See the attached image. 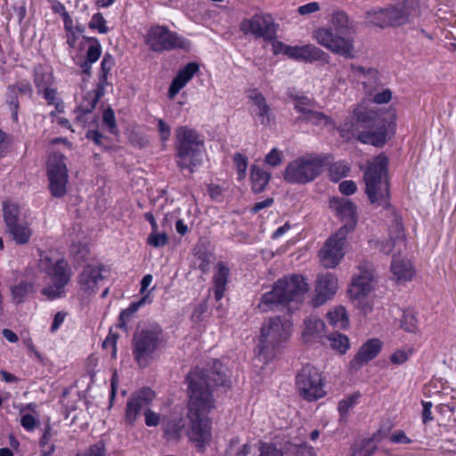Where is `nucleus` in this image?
<instances>
[{
    "label": "nucleus",
    "mask_w": 456,
    "mask_h": 456,
    "mask_svg": "<svg viewBox=\"0 0 456 456\" xmlns=\"http://www.w3.org/2000/svg\"><path fill=\"white\" fill-rule=\"evenodd\" d=\"M12 86L15 87V92H17V94H28V96L32 95V87L27 82L20 81Z\"/></svg>",
    "instance_id": "obj_64"
},
{
    "label": "nucleus",
    "mask_w": 456,
    "mask_h": 456,
    "mask_svg": "<svg viewBox=\"0 0 456 456\" xmlns=\"http://www.w3.org/2000/svg\"><path fill=\"white\" fill-rule=\"evenodd\" d=\"M166 346L163 330L157 323H150L144 328V366L149 360H154Z\"/></svg>",
    "instance_id": "obj_16"
},
{
    "label": "nucleus",
    "mask_w": 456,
    "mask_h": 456,
    "mask_svg": "<svg viewBox=\"0 0 456 456\" xmlns=\"http://www.w3.org/2000/svg\"><path fill=\"white\" fill-rule=\"evenodd\" d=\"M115 64L114 58L110 53H105L101 63V75L99 77V84L97 86H102L104 89V86L107 83V77L109 72L111 70Z\"/></svg>",
    "instance_id": "obj_41"
},
{
    "label": "nucleus",
    "mask_w": 456,
    "mask_h": 456,
    "mask_svg": "<svg viewBox=\"0 0 456 456\" xmlns=\"http://www.w3.org/2000/svg\"><path fill=\"white\" fill-rule=\"evenodd\" d=\"M146 44L152 51L161 52L172 49H183L189 51L191 42L170 31L167 27L155 26L151 28L147 33Z\"/></svg>",
    "instance_id": "obj_11"
},
{
    "label": "nucleus",
    "mask_w": 456,
    "mask_h": 456,
    "mask_svg": "<svg viewBox=\"0 0 456 456\" xmlns=\"http://www.w3.org/2000/svg\"><path fill=\"white\" fill-rule=\"evenodd\" d=\"M216 267L217 271L213 276V290L216 300L219 301L226 290L230 270L223 262H219Z\"/></svg>",
    "instance_id": "obj_24"
},
{
    "label": "nucleus",
    "mask_w": 456,
    "mask_h": 456,
    "mask_svg": "<svg viewBox=\"0 0 456 456\" xmlns=\"http://www.w3.org/2000/svg\"><path fill=\"white\" fill-rule=\"evenodd\" d=\"M88 40L92 42V45H89L86 52V61L94 63L102 54V46L95 37H90Z\"/></svg>",
    "instance_id": "obj_46"
},
{
    "label": "nucleus",
    "mask_w": 456,
    "mask_h": 456,
    "mask_svg": "<svg viewBox=\"0 0 456 456\" xmlns=\"http://www.w3.org/2000/svg\"><path fill=\"white\" fill-rule=\"evenodd\" d=\"M314 37L321 45L333 53L347 59L354 57V39L350 36L348 16L345 12H334L330 25L316 29Z\"/></svg>",
    "instance_id": "obj_2"
},
{
    "label": "nucleus",
    "mask_w": 456,
    "mask_h": 456,
    "mask_svg": "<svg viewBox=\"0 0 456 456\" xmlns=\"http://www.w3.org/2000/svg\"><path fill=\"white\" fill-rule=\"evenodd\" d=\"M240 29L244 35H252L255 38L271 41L276 38V24L268 13L257 12L240 22Z\"/></svg>",
    "instance_id": "obj_13"
},
{
    "label": "nucleus",
    "mask_w": 456,
    "mask_h": 456,
    "mask_svg": "<svg viewBox=\"0 0 456 456\" xmlns=\"http://www.w3.org/2000/svg\"><path fill=\"white\" fill-rule=\"evenodd\" d=\"M281 151H278L276 148H273L265 156V163L272 167H277L281 163Z\"/></svg>",
    "instance_id": "obj_58"
},
{
    "label": "nucleus",
    "mask_w": 456,
    "mask_h": 456,
    "mask_svg": "<svg viewBox=\"0 0 456 456\" xmlns=\"http://www.w3.org/2000/svg\"><path fill=\"white\" fill-rule=\"evenodd\" d=\"M199 64L196 62H189L182 69H180L177 75L173 78L171 85L168 89L169 98H174L179 91L185 86V85L193 77V76L199 71Z\"/></svg>",
    "instance_id": "obj_23"
},
{
    "label": "nucleus",
    "mask_w": 456,
    "mask_h": 456,
    "mask_svg": "<svg viewBox=\"0 0 456 456\" xmlns=\"http://www.w3.org/2000/svg\"><path fill=\"white\" fill-rule=\"evenodd\" d=\"M193 254L197 261L198 268L206 273L209 270L210 264L214 261V255L208 248V243L200 240L193 248Z\"/></svg>",
    "instance_id": "obj_25"
},
{
    "label": "nucleus",
    "mask_w": 456,
    "mask_h": 456,
    "mask_svg": "<svg viewBox=\"0 0 456 456\" xmlns=\"http://www.w3.org/2000/svg\"><path fill=\"white\" fill-rule=\"evenodd\" d=\"M133 354L136 362L140 364L142 358V330H138L134 332L133 338Z\"/></svg>",
    "instance_id": "obj_51"
},
{
    "label": "nucleus",
    "mask_w": 456,
    "mask_h": 456,
    "mask_svg": "<svg viewBox=\"0 0 456 456\" xmlns=\"http://www.w3.org/2000/svg\"><path fill=\"white\" fill-rule=\"evenodd\" d=\"M328 157L324 155L302 156L289 162L285 168L284 180L293 184H306L323 171Z\"/></svg>",
    "instance_id": "obj_9"
},
{
    "label": "nucleus",
    "mask_w": 456,
    "mask_h": 456,
    "mask_svg": "<svg viewBox=\"0 0 456 456\" xmlns=\"http://www.w3.org/2000/svg\"><path fill=\"white\" fill-rule=\"evenodd\" d=\"M381 348L382 342L379 338L368 339L350 361V369L355 371L360 370L364 364L376 358Z\"/></svg>",
    "instance_id": "obj_19"
},
{
    "label": "nucleus",
    "mask_w": 456,
    "mask_h": 456,
    "mask_svg": "<svg viewBox=\"0 0 456 456\" xmlns=\"http://www.w3.org/2000/svg\"><path fill=\"white\" fill-rule=\"evenodd\" d=\"M50 75L43 72L42 68H36L34 71V83L37 88H45L50 83Z\"/></svg>",
    "instance_id": "obj_54"
},
{
    "label": "nucleus",
    "mask_w": 456,
    "mask_h": 456,
    "mask_svg": "<svg viewBox=\"0 0 456 456\" xmlns=\"http://www.w3.org/2000/svg\"><path fill=\"white\" fill-rule=\"evenodd\" d=\"M420 15L418 0H403L395 5L367 12L370 23L379 28L401 26Z\"/></svg>",
    "instance_id": "obj_8"
},
{
    "label": "nucleus",
    "mask_w": 456,
    "mask_h": 456,
    "mask_svg": "<svg viewBox=\"0 0 456 456\" xmlns=\"http://www.w3.org/2000/svg\"><path fill=\"white\" fill-rule=\"evenodd\" d=\"M176 164L181 169L190 173L200 165L205 152L203 136L188 126H180L176 130Z\"/></svg>",
    "instance_id": "obj_5"
},
{
    "label": "nucleus",
    "mask_w": 456,
    "mask_h": 456,
    "mask_svg": "<svg viewBox=\"0 0 456 456\" xmlns=\"http://www.w3.org/2000/svg\"><path fill=\"white\" fill-rule=\"evenodd\" d=\"M372 442V438H366L355 443L353 445V456H356L358 453H362V456H372L377 449L376 445H371Z\"/></svg>",
    "instance_id": "obj_40"
},
{
    "label": "nucleus",
    "mask_w": 456,
    "mask_h": 456,
    "mask_svg": "<svg viewBox=\"0 0 456 456\" xmlns=\"http://www.w3.org/2000/svg\"><path fill=\"white\" fill-rule=\"evenodd\" d=\"M327 338L330 342L331 348L338 351L340 354H345L349 348V338L346 335L334 332L330 333Z\"/></svg>",
    "instance_id": "obj_38"
},
{
    "label": "nucleus",
    "mask_w": 456,
    "mask_h": 456,
    "mask_svg": "<svg viewBox=\"0 0 456 456\" xmlns=\"http://www.w3.org/2000/svg\"><path fill=\"white\" fill-rule=\"evenodd\" d=\"M102 121L108 126L110 133L116 134L117 125L114 111L111 108H107L102 114Z\"/></svg>",
    "instance_id": "obj_55"
},
{
    "label": "nucleus",
    "mask_w": 456,
    "mask_h": 456,
    "mask_svg": "<svg viewBox=\"0 0 456 456\" xmlns=\"http://www.w3.org/2000/svg\"><path fill=\"white\" fill-rule=\"evenodd\" d=\"M184 421L182 419L169 421L165 428V435L168 439H179L183 429Z\"/></svg>",
    "instance_id": "obj_42"
},
{
    "label": "nucleus",
    "mask_w": 456,
    "mask_h": 456,
    "mask_svg": "<svg viewBox=\"0 0 456 456\" xmlns=\"http://www.w3.org/2000/svg\"><path fill=\"white\" fill-rule=\"evenodd\" d=\"M65 160L66 157L63 154L55 152L49 157L47 161L49 190L55 198H61L67 192L69 175Z\"/></svg>",
    "instance_id": "obj_12"
},
{
    "label": "nucleus",
    "mask_w": 456,
    "mask_h": 456,
    "mask_svg": "<svg viewBox=\"0 0 456 456\" xmlns=\"http://www.w3.org/2000/svg\"><path fill=\"white\" fill-rule=\"evenodd\" d=\"M7 230L14 241L20 245L28 243L32 234L30 228L26 224L17 223L7 227Z\"/></svg>",
    "instance_id": "obj_31"
},
{
    "label": "nucleus",
    "mask_w": 456,
    "mask_h": 456,
    "mask_svg": "<svg viewBox=\"0 0 456 456\" xmlns=\"http://www.w3.org/2000/svg\"><path fill=\"white\" fill-rule=\"evenodd\" d=\"M168 236L165 232H159V229L151 230L148 235L147 243L154 248H162L168 243Z\"/></svg>",
    "instance_id": "obj_43"
},
{
    "label": "nucleus",
    "mask_w": 456,
    "mask_h": 456,
    "mask_svg": "<svg viewBox=\"0 0 456 456\" xmlns=\"http://www.w3.org/2000/svg\"><path fill=\"white\" fill-rule=\"evenodd\" d=\"M327 320L330 325L338 328H346L348 325L346 311L343 306H338L327 314Z\"/></svg>",
    "instance_id": "obj_34"
},
{
    "label": "nucleus",
    "mask_w": 456,
    "mask_h": 456,
    "mask_svg": "<svg viewBox=\"0 0 456 456\" xmlns=\"http://www.w3.org/2000/svg\"><path fill=\"white\" fill-rule=\"evenodd\" d=\"M346 236L335 233L324 243L319 252L321 264L325 268L336 267L344 256V245Z\"/></svg>",
    "instance_id": "obj_17"
},
{
    "label": "nucleus",
    "mask_w": 456,
    "mask_h": 456,
    "mask_svg": "<svg viewBox=\"0 0 456 456\" xmlns=\"http://www.w3.org/2000/svg\"><path fill=\"white\" fill-rule=\"evenodd\" d=\"M388 159L380 154L370 163L363 174L365 193L372 204L390 207V184L387 177Z\"/></svg>",
    "instance_id": "obj_4"
},
{
    "label": "nucleus",
    "mask_w": 456,
    "mask_h": 456,
    "mask_svg": "<svg viewBox=\"0 0 456 456\" xmlns=\"http://www.w3.org/2000/svg\"><path fill=\"white\" fill-rule=\"evenodd\" d=\"M373 274L369 265H361L358 273L352 279L348 293L351 297L359 299L366 297L373 289Z\"/></svg>",
    "instance_id": "obj_18"
},
{
    "label": "nucleus",
    "mask_w": 456,
    "mask_h": 456,
    "mask_svg": "<svg viewBox=\"0 0 456 456\" xmlns=\"http://www.w3.org/2000/svg\"><path fill=\"white\" fill-rule=\"evenodd\" d=\"M320 10V5L317 2H311L298 7L297 12L301 15H307Z\"/></svg>",
    "instance_id": "obj_61"
},
{
    "label": "nucleus",
    "mask_w": 456,
    "mask_h": 456,
    "mask_svg": "<svg viewBox=\"0 0 456 456\" xmlns=\"http://www.w3.org/2000/svg\"><path fill=\"white\" fill-rule=\"evenodd\" d=\"M338 279L334 274L327 273L318 275L315 288L316 295L313 299L314 306H320L327 302L337 291Z\"/></svg>",
    "instance_id": "obj_20"
},
{
    "label": "nucleus",
    "mask_w": 456,
    "mask_h": 456,
    "mask_svg": "<svg viewBox=\"0 0 456 456\" xmlns=\"http://www.w3.org/2000/svg\"><path fill=\"white\" fill-rule=\"evenodd\" d=\"M290 98L295 102L294 109L302 115L301 117H305L316 105L314 100L307 96L290 94Z\"/></svg>",
    "instance_id": "obj_35"
},
{
    "label": "nucleus",
    "mask_w": 456,
    "mask_h": 456,
    "mask_svg": "<svg viewBox=\"0 0 456 456\" xmlns=\"http://www.w3.org/2000/svg\"><path fill=\"white\" fill-rule=\"evenodd\" d=\"M233 162L238 174V179H244L248 168V158L240 153H235L233 156Z\"/></svg>",
    "instance_id": "obj_48"
},
{
    "label": "nucleus",
    "mask_w": 456,
    "mask_h": 456,
    "mask_svg": "<svg viewBox=\"0 0 456 456\" xmlns=\"http://www.w3.org/2000/svg\"><path fill=\"white\" fill-rule=\"evenodd\" d=\"M308 290V284L301 275L278 280L271 291L262 295L257 307L261 312L275 310L291 301L301 302Z\"/></svg>",
    "instance_id": "obj_3"
},
{
    "label": "nucleus",
    "mask_w": 456,
    "mask_h": 456,
    "mask_svg": "<svg viewBox=\"0 0 456 456\" xmlns=\"http://www.w3.org/2000/svg\"><path fill=\"white\" fill-rule=\"evenodd\" d=\"M330 208L336 211L337 215L344 222L336 233L346 236L352 232L357 223L356 206L350 200L346 198H333L330 200Z\"/></svg>",
    "instance_id": "obj_15"
},
{
    "label": "nucleus",
    "mask_w": 456,
    "mask_h": 456,
    "mask_svg": "<svg viewBox=\"0 0 456 456\" xmlns=\"http://www.w3.org/2000/svg\"><path fill=\"white\" fill-rule=\"evenodd\" d=\"M299 119L312 123L313 125H320L322 123L330 124L331 119L323 112L311 110L305 117H300Z\"/></svg>",
    "instance_id": "obj_44"
},
{
    "label": "nucleus",
    "mask_w": 456,
    "mask_h": 456,
    "mask_svg": "<svg viewBox=\"0 0 456 456\" xmlns=\"http://www.w3.org/2000/svg\"><path fill=\"white\" fill-rule=\"evenodd\" d=\"M105 444L102 441L91 445L84 453H77L76 456H105Z\"/></svg>",
    "instance_id": "obj_56"
},
{
    "label": "nucleus",
    "mask_w": 456,
    "mask_h": 456,
    "mask_svg": "<svg viewBox=\"0 0 456 456\" xmlns=\"http://www.w3.org/2000/svg\"><path fill=\"white\" fill-rule=\"evenodd\" d=\"M88 27L91 29H97L101 34H106L109 31V28L106 26V20L101 12L93 15Z\"/></svg>",
    "instance_id": "obj_47"
},
{
    "label": "nucleus",
    "mask_w": 456,
    "mask_h": 456,
    "mask_svg": "<svg viewBox=\"0 0 456 456\" xmlns=\"http://www.w3.org/2000/svg\"><path fill=\"white\" fill-rule=\"evenodd\" d=\"M258 451L260 452L259 456H283L281 451L273 444L260 443Z\"/></svg>",
    "instance_id": "obj_57"
},
{
    "label": "nucleus",
    "mask_w": 456,
    "mask_h": 456,
    "mask_svg": "<svg viewBox=\"0 0 456 456\" xmlns=\"http://www.w3.org/2000/svg\"><path fill=\"white\" fill-rule=\"evenodd\" d=\"M103 91L104 89H102V86H97L95 90L91 91L85 95L80 105L77 107V110H76V112H77L76 119L82 126H86V124L89 123L90 119L92 121L94 120V118L90 115L100 98L103 95Z\"/></svg>",
    "instance_id": "obj_21"
},
{
    "label": "nucleus",
    "mask_w": 456,
    "mask_h": 456,
    "mask_svg": "<svg viewBox=\"0 0 456 456\" xmlns=\"http://www.w3.org/2000/svg\"><path fill=\"white\" fill-rule=\"evenodd\" d=\"M42 268L50 276L52 285L43 289V294L54 299L64 293V287L70 280V267L63 258L53 261L47 256L40 260Z\"/></svg>",
    "instance_id": "obj_10"
},
{
    "label": "nucleus",
    "mask_w": 456,
    "mask_h": 456,
    "mask_svg": "<svg viewBox=\"0 0 456 456\" xmlns=\"http://www.w3.org/2000/svg\"><path fill=\"white\" fill-rule=\"evenodd\" d=\"M189 403L187 418L190 427L187 436L198 451H205L212 438V421L209 412L215 408L212 387H225L227 375L223 364L215 360L211 370L195 368L187 375Z\"/></svg>",
    "instance_id": "obj_1"
},
{
    "label": "nucleus",
    "mask_w": 456,
    "mask_h": 456,
    "mask_svg": "<svg viewBox=\"0 0 456 456\" xmlns=\"http://www.w3.org/2000/svg\"><path fill=\"white\" fill-rule=\"evenodd\" d=\"M391 272L397 281H407L412 277V269L411 264L404 260L393 257L391 264Z\"/></svg>",
    "instance_id": "obj_27"
},
{
    "label": "nucleus",
    "mask_w": 456,
    "mask_h": 456,
    "mask_svg": "<svg viewBox=\"0 0 456 456\" xmlns=\"http://www.w3.org/2000/svg\"><path fill=\"white\" fill-rule=\"evenodd\" d=\"M304 336L319 335L325 330V323L316 316H310L305 321Z\"/></svg>",
    "instance_id": "obj_39"
},
{
    "label": "nucleus",
    "mask_w": 456,
    "mask_h": 456,
    "mask_svg": "<svg viewBox=\"0 0 456 456\" xmlns=\"http://www.w3.org/2000/svg\"><path fill=\"white\" fill-rule=\"evenodd\" d=\"M118 334L116 332H113L112 329H110L109 335L102 342V348L108 349L110 348L111 350V357L115 359L117 357V341L118 338Z\"/></svg>",
    "instance_id": "obj_50"
},
{
    "label": "nucleus",
    "mask_w": 456,
    "mask_h": 456,
    "mask_svg": "<svg viewBox=\"0 0 456 456\" xmlns=\"http://www.w3.org/2000/svg\"><path fill=\"white\" fill-rule=\"evenodd\" d=\"M400 327L406 332H419V318L417 313L413 309H406L403 311L400 320Z\"/></svg>",
    "instance_id": "obj_32"
},
{
    "label": "nucleus",
    "mask_w": 456,
    "mask_h": 456,
    "mask_svg": "<svg viewBox=\"0 0 456 456\" xmlns=\"http://www.w3.org/2000/svg\"><path fill=\"white\" fill-rule=\"evenodd\" d=\"M208 311V299L206 298L200 302L193 310L191 319L193 322H200L205 320L206 314Z\"/></svg>",
    "instance_id": "obj_49"
},
{
    "label": "nucleus",
    "mask_w": 456,
    "mask_h": 456,
    "mask_svg": "<svg viewBox=\"0 0 456 456\" xmlns=\"http://www.w3.org/2000/svg\"><path fill=\"white\" fill-rule=\"evenodd\" d=\"M392 98V92L389 89H385L378 93L373 97V102L378 104L387 103Z\"/></svg>",
    "instance_id": "obj_62"
},
{
    "label": "nucleus",
    "mask_w": 456,
    "mask_h": 456,
    "mask_svg": "<svg viewBox=\"0 0 456 456\" xmlns=\"http://www.w3.org/2000/svg\"><path fill=\"white\" fill-rule=\"evenodd\" d=\"M252 190L256 193L262 192L270 181L271 174L254 165L250 169Z\"/></svg>",
    "instance_id": "obj_26"
},
{
    "label": "nucleus",
    "mask_w": 456,
    "mask_h": 456,
    "mask_svg": "<svg viewBox=\"0 0 456 456\" xmlns=\"http://www.w3.org/2000/svg\"><path fill=\"white\" fill-rule=\"evenodd\" d=\"M290 335V322L282 321L281 317L270 318L261 328L259 342L256 348V354L259 360L267 362L276 354L278 346L288 340Z\"/></svg>",
    "instance_id": "obj_7"
},
{
    "label": "nucleus",
    "mask_w": 456,
    "mask_h": 456,
    "mask_svg": "<svg viewBox=\"0 0 456 456\" xmlns=\"http://www.w3.org/2000/svg\"><path fill=\"white\" fill-rule=\"evenodd\" d=\"M19 208L15 204H6L4 206V220L7 227L19 223Z\"/></svg>",
    "instance_id": "obj_45"
},
{
    "label": "nucleus",
    "mask_w": 456,
    "mask_h": 456,
    "mask_svg": "<svg viewBox=\"0 0 456 456\" xmlns=\"http://www.w3.org/2000/svg\"><path fill=\"white\" fill-rule=\"evenodd\" d=\"M297 387L300 395L307 401H315L324 396L321 374L319 370L312 366L305 365L297 376Z\"/></svg>",
    "instance_id": "obj_14"
},
{
    "label": "nucleus",
    "mask_w": 456,
    "mask_h": 456,
    "mask_svg": "<svg viewBox=\"0 0 456 456\" xmlns=\"http://www.w3.org/2000/svg\"><path fill=\"white\" fill-rule=\"evenodd\" d=\"M301 47L303 61L311 62L315 61H323L329 57L326 53L314 45H301Z\"/></svg>",
    "instance_id": "obj_37"
},
{
    "label": "nucleus",
    "mask_w": 456,
    "mask_h": 456,
    "mask_svg": "<svg viewBox=\"0 0 456 456\" xmlns=\"http://www.w3.org/2000/svg\"><path fill=\"white\" fill-rule=\"evenodd\" d=\"M349 169V167L345 163H334L330 168V176L333 180H339L340 178L347 175Z\"/></svg>",
    "instance_id": "obj_52"
},
{
    "label": "nucleus",
    "mask_w": 456,
    "mask_h": 456,
    "mask_svg": "<svg viewBox=\"0 0 456 456\" xmlns=\"http://www.w3.org/2000/svg\"><path fill=\"white\" fill-rule=\"evenodd\" d=\"M160 416L151 409H144V423L148 427H156L159 424Z\"/></svg>",
    "instance_id": "obj_59"
},
{
    "label": "nucleus",
    "mask_w": 456,
    "mask_h": 456,
    "mask_svg": "<svg viewBox=\"0 0 456 456\" xmlns=\"http://www.w3.org/2000/svg\"><path fill=\"white\" fill-rule=\"evenodd\" d=\"M352 70L354 72L362 73L364 77L367 79L363 82L364 87L374 86L381 84L380 78L379 77V72L375 69H365L362 66H351Z\"/></svg>",
    "instance_id": "obj_36"
},
{
    "label": "nucleus",
    "mask_w": 456,
    "mask_h": 456,
    "mask_svg": "<svg viewBox=\"0 0 456 456\" xmlns=\"http://www.w3.org/2000/svg\"><path fill=\"white\" fill-rule=\"evenodd\" d=\"M356 184L352 180H346L340 183L339 191L344 195H352L356 191Z\"/></svg>",
    "instance_id": "obj_60"
},
{
    "label": "nucleus",
    "mask_w": 456,
    "mask_h": 456,
    "mask_svg": "<svg viewBox=\"0 0 456 456\" xmlns=\"http://www.w3.org/2000/svg\"><path fill=\"white\" fill-rule=\"evenodd\" d=\"M142 408V391H137L133 397H131L126 408V420L129 425H133L137 415Z\"/></svg>",
    "instance_id": "obj_28"
},
{
    "label": "nucleus",
    "mask_w": 456,
    "mask_h": 456,
    "mask_svg": "<svg viewBox=\"0 0 456 456\" xmlns=\"http://www.w3.org/2000/svg\"><path fill=\"white\" fill-rule=\"evenodd\" d=\"M37 423V419L31 414H25L21 417L20 419L21 426L28 431L33 430Z\"/></svg>",
    "instance_id": "obj_63"
},
{
    "label": "nucleus",
    "mask_w": 456,
    "mask_h": 456,
    "mask_svg": "<svg viewBox=\"0 0 456 456\" xmlns=\"http://www.w3.org/2000/svg\"><path fill=\"white\" fill-rule=\"evenodd\" d=\"M102 266L101 265H87L84 267L78 277L80 289L86 293H93L99 281L103 280Z\"/></svg>",
    "instance_id": "obj_22"
},
{
    "label": "nucleus",
    "mask_w": 456,
    "mask_h": 456,
    "mask_svg": "<svg viewBox=\"0 0 456 456\" xmlns=\"http://www.w3.org/2000/svg\"><path fill=\"white\" fill-rule=\"evenodd\" d=\"M390 239L398 243L404 242V230L402 223L395 221L389 230Z\"/></svg>",
    "instance_id": "obj_53"
},
{
    "label": "nucleus",
    "mask_w": 456,
    "mask_h": 456,
    "mask_svg": "<svg viewBox=\"0 0 456 456\" xmlns=\"http://www.w3.org/2000/svg\"><path fill=\"white\" fill-rule=\"evenodd\" d=\"M248 97L254 102V105H256L258 109L257 115L261 118V123L263 125L268 124L269 113L271 110L266 103L265 96L256 90H254Z\"/></svg>",
    "instance_id": "obj_30"
},
{
    "label": "nucleus",
    "mask_w": 456,
    "mask_h": 456,
    "mask_svg": "<svg viewBox=\"0 0 456 456\" xmlns=\"http://www.w3.org/2000/svg\"><path fill=\"white\" fill-rule=\"evenodd\" d=\"M389 121L378 110H363L356 113L357 139L366 144L383 147L387 142Z\"/></svg>",
    "instance_id": "obj_6"
},
{
    "label": "nucleus",
    "mask_w": 456,
    "mask_h": 456,
    "mask_svg": "<svg viewBox=\"0 0 456 456\" xmlns=\"http://www.w3.org/2000/svg\"><path fill=\"white\" fill-rule=\"evenodd\" d=\"M34 291V284L27 281H22L17 285L11 287L12 300L15 304L22 303Z\"/></svg>",
    "instance_id": "obj_29"
},
{
    "label": "nucleus",
    "mask_w": 456,
    "mask_h": 456,
    "mask_svg": "<svg viewBox=\"0 0 456 456\" xmlns=\"http://www.w3.org/2000/svg\"><path fill=\"white\" fill-rule=\"evenodd\" d=\"M142 305V297L139 301L132 303L126 309L123 310L118 316V328L127 330V324L134 320L135 314Z\"/></svg>",
    "instance_id": "obj_33"
}]
</instances>
